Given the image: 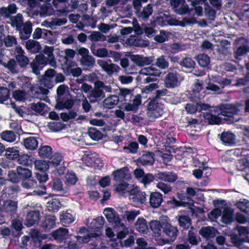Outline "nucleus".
I'll list each match as a JSON object with an SVG mask.
<instances>
[{"mask_svg":"<svg viewBox=\"0 0 249 249\" xmlns=\"http://www.w3.org/2000/svg\"><path fill=\"white\" fill-rule=\"evenodd\" d=\"M133 89L126 88H120L118 96L111 95L103 101L105 108H111L116 105L119 100L124 101V109L126 111L136 112L142 104V96L140 94L134 95Z\"/></svg>","mask_w":249,"mask_h":249,"instance_id":"nucleus-1","label":"nucleus"},{"mask_svg":"<svg viewBox=\"0 0 249 249\" xmlns=\"http://www.w3.org/2000/svg\"><path fill=\"white\" fill-rule=\"evenodd\" d=\"M220 113L218 115L212 114H205V117L211 124H219L222 120L228 121L229 123L238 122L240 117L239 114L243 108V105L239 103L235 104H224L219 105Z\"/></svg>","mask_w":249,"mask_h":249,"instance_id":"nucleus-2","label":"nucleus"},{"mask_svg":"<svg viewBox=\"0 0 249 249\" xmlns=\"http://www.w3.org/2000/svg\"><path fill=\"white\" fill-rule=\"evenodd\" d=\"M147 116L150 121L160 117L163 113V105L155 100L149 98L147 100Z\"/></svg>","mask_w":249,"mask_h":249,"instance_id":"nucleus-3","label":"nucleus"},{"mask_svg":"<svg viewBox=\"0 0 249 249\" xmlns=\"http://www.w3.org/2000/svg\"><path fill=\"white\" fill-rule=\"evenodd\" d=\"M108 222L115 228L120 227L124 228V225L122 222L118 214L112 208H106L103 212Z\"/></svg>","mask_w":249,"mask_h":249,"instance_id":"nucleus-4","label":"nucleus"},{"mask_svg":"<svg viewBox=\"0 0 249 249\" xmlns=\"http://www.w3.org/2000/svg\"><path fill=\"white\" fill-rule=\"evenodd\" d=\"M125 55L130 58L132 61L135 63L137 66H143L145 65H149L154 61L153 56L146 57L138 54H133L130 52H127Z\"/></svg>","mask_w":249,"mask_h":249,"instance_id":"nucleus-5","label":"nucleus"},{"mask_svg":"<svg viewBox=\"0 0 249 249\" xmlns=\"http://www.w3.org/2000/svg\"><path fill=\"white\" fill-rule=\"evenodd\" d=\"M53 191L58 193L60 196H66L69 194L70 189L68 186H63L62 181L59 178L53 179L50 183Z\"/></svg>","mask_w":249,"mask_h":249,"instance_id":"nucleus-6","label":"nucleus"},{"mask_svg":"<svg viewBox=\"0 0 249 249\" xmlns=\"http://www.w3.org/2000/svg\"><path fill=\"white\" fill-rule=\"evenodd\" d=\"M112 175L114 180L117 182H121L123 179L129 180L132 177L127 167H124L113 171Z\"/></svg>","mask_w":249,"mask_h":249,"instance_id":"nucleus-7","label":"nucleus"},{"mask_svg":"<svg viewBox=\"0 0 249 249\" xmlns=\"http://www.w3.org/2000/svg\"><path fill=\"white\" fill-rule=\"evenodd\" d=\"M97 63L109 76H111L114 73L118 72L121 70L118 65L114 63H108L104 60H97Z\"/></svg>","mask_w":249,"mask_h":249,"instance_id":"nucleus-8","label":"nucleus"},{"mask_svg":"<svg viewBox=\"0 0 249 249\" xmlns=\"http://www.w3.org/2000/svg\"><path fill=\"white\" fill-rule=\"evenodd\" d=\"M53 238L59 243H65L70 235L69 231L65 228H59L51 233Z\"/></svg>","mask_w":249,"mask_h":249,"instance_id":"nucleus-9","label":"nucleus"},{"mask_svg":"<svg viewBox=\"0 0 249 249\" xmlns=\"http://www.w3.org/2000/svg\"><path fill=\"white\" fill-rule=\"evenodd\" d=\"M40 219V214L39 211H29L26 215L24 224L27 227H32L38 224Z\"/></svg>","mask_w":249,"mask_h":249,"instance_id":"nucleus-10","label":"nucleus"},{"mask_svg":"<svg viewBox=\"0 0 249 249\" xmlns=\"http://www.w3.org/2000/svg\"><path fill=\"white\" fill-rule=\"evenodd\" d=\"M162 231L171 241H175L178 234L177 227L169 223L162 225Z\"/></svg>","mask_w":249,"mask_h":249,"instance_id":"nucleus-11","label":"nucleus"},{"mask_svg":"<svg viewBox=\"0 0 249 249\" xmlns=\"http://www.w3.org/2000/svg\"><path fill=\"white\" fill-rule=\"evenodd\" d=\"M167 18L166 22L169 25L172 26L184 27L186 25H191L196 23L195 20L193 18H188L186 17L183 18L182 20H178L174 16H171Z\"/></svg>","mask_w":249,"mask_h":249,"instance_id":"nucleus-12","label":"nucleus"},{"mask_svg":"<svg viewBox=\"0 0 249 249\" xmlns=\"http://www.w3.org/2000/svg\"><path fill=\"white\" fill-rule=\"evenodd\" d=\"M129 194L132 196L131 199L133 202L144 204L146 201V194L144 192H142L139 190L137 187L131 189L129 191Z\"/></svg>","mask_w":249,"mask_h":249,"instance_id":"nucleus-13","label":"nucleus"},{"mask_svg":"<svg viewBox=\"0 0 249 249\" xmlns=\"http://www.w3.org/2000/svg\"><path fill=\"white\" fill-rule=\"evenodd\" d=\"M237 169L242 172V176L248 180H249V160L246 158L237 160L236 163Z\"/></svg>","mask_w":249,"mask_h":249,"instance_id":"nucleus-14","label":"nucleus"},{"mask_svg":"<svg viewBox=\"0 0 249 249\" xmlns=\"http://www.w3.org/2000/svg\"><path fill=\"white\" fill-rule=\"evenodd\" d=\"M45 56L42 54L37 55L34 60L30 63L32 72L36 76L40 74V65H46Z\"/></svg>","mask_w":249,"mask_h":249,"instance_id":"nucleus-15","label":"nucleus"},{"mask_svg":"<svg viewBox=\"0 0 249 249\" xmlns=\"http://www.w3.org/2000/svg\"><path fill=\"white\" fill-rule=\"evenodd\" d=\"M198 233L206 240L214 238L218 233V231L213 227H202L199 230Z\"/></svg>","mask_w":249,"mask_h":249,"instance_id":"nucleus-16","label":"nucleus"},{"mask_svg":"<svg viewBox=\"0 0 249 249\" xmlns=\"http://www.w3.org/2000/svg\"><path fill=\"white\" fill-rule=\"evenodd\" d=\"M56 104L55 107L56 109L71 108L74 104L73 101L68 96L56 99Z\"/></svg>","mask_w":249,"mask_h":249,"instance_id":"nucleus-17","label":"nucleus"},{"mask_svg":"<svg viewBox=\"0 0 249 249\" xmlns=\"http://www.w3.org/2000/svg\"><path fill=\"white\" fill-rule=\"evenodd\" d=\"M17 202L12 200H6L3 202L1 208L2 212L6 213L11 215L16 213L17 211Z\"/></svg>","mask_w":249,"mask_h":249,"instance_id":"nucleus-18","label":"nucleus"},{"mask_svg":"<svg viewBox=\"0 0 249 249\" xmlns=\"http://www.w3.org/2000/svg\"><path fill=\"white\" fill-rule=\"evenodd\" d=\"M17 31H19V35L21 39H27L30 36L32 32V24L30 21H27Z\"/></svg>","mask_w":249,"mask_h":249,"instance_id":"nucleus-19","label":"nucleus"},{"mask_svg":"<svg viewBox=\"0 0 249 249\" xmlns=\"http://www.w3.org/2000/svg\"><path fill=\"white\" fill-rule=\"evenodd\" d=\"M175 219L179 226L183 230H190L191 227H194L192 224V219L188 215H178Z\"/></svg>","mask_w":249,"mask_h":249,"instance_id":"nucleus-20","label":"nucleus"},{"mask_svg":"<svg viewBox=\"0 0 249 249\" xmlns=\"http://www.w3.org/2000/svg\"><path fill=\"white\" fill-rule=\"evenodd\" d=\"M134 229L137 231L143 234L147 233L148 226L147 221L143 217H139L134 223Z\"/></svg>","mask_w":249,"mask_h":249,"instance_id":"nucleus-21","label":"nucleus"},{"mask_svg":"<svg viewBox=\"0 0 249 249\" xmlns=\"http://www.w3.org/2000/svg\"><path fill=\"white\" fill-rule=\"evenodd\" d=\"M105 97L104 93L100 87L97 86L92 90L88 95V98L90 103H95Z\"/></svg>","mask_w":249,"mask_h":249,"instance_id":"nucleus-22","label":"nucleus"},{"mask_svg":"<svg viewBox=\"0 0 249 249\" xmlns=\"http://www.w3.org/2000/svg\"><path fill=\"white\" fill-rule=\"evenodd\" d=\"M11 227L15 230L12 231L13 237H18L22 234L21 230L23 228L22 221L19 218H15L11 221Z\"/></svg>","mask_w":249,"mask_h":249,"instance_id":"nucleus-23","label":"nucleus"},{"mask_svg":"<svg viewBox=\"0 0 249 249\" xmlns=\"http://www.w3.org/2000/svg\"><path fill=\"white\" fill-rule=\"evenodd\" d=\"M186 240L192 246L198 245L200 239L197 235L196 230L194 227H191V228L188 230Z\"/></svg>","mask_w":249,"mask_h":249,"instance_id":"nucleus-24","label":"nucleus"},{"mask_svg":"<svg viewBox=\"0 0 249 249\" xmlns=\"http://www.w3.org/2000/svg\"><path fill=\"white\" fill-rule=\"evenodd\" d=\"M220 140L225 145L231 146L235 144L236 136L232 132H223L220 135Z\"/></svg>","mask_w":249,"mask_h":249,"instance_id":"nucleus-25","label":"nucleus"},{"mask_svg":"<svg viewBox=\"0 0 249 249\" xmlns=\"http://www.w3.org/2000/svg\"><path fill=\"white\" fill-rule=\"evenodd\" d=\"M155 177L156 178L168 182H174L178 178L177 175L171 172H159L155 174Z\"/></svg>","mask_w":249,"mask_h":249,"instance_id":"nucleus-26","label":"nucleus"},{"mask_svg":"<svg viewBox=\"0 0 249 249\" xmlns=\"http://www.w3.org/2000/svg\"><path fill=\"white\" fill-rule=\"evenodd\" d=\"M162 201V195L160 193L154 192L150 194L149 203L152 208H158L161 205Z\"/></svg>","mask_w":249,"mask_h":249,"instance_id":"nucleus-27","label":"nucleus"},{"mask_svg":"<svg viewBox=\"0 0 249 249\" xmlns=\"http://www.w3.org/2000/svg\"><path fill=\"white\" fill-rule=\"evenodd\" d=\"M17 7L15 3L10 4L7 7H0V18H9L10 15L17 12Z\"/></svg>","mask_w":249,"mask_h":249,"instance_id":"nucleus-28","label":"nucleus"},{"mask_svg":"<svg viewBox=\"0 0 249 249\" xmlns=\"http://www.w3.org/2000/svg\"><path fill=\"white\" fill-rule=\"evenodd\" d=\"M231 43L227 39H222L219 41V44L217 45V52L220 54L227 55L230 53Z\"/></svg>","mask_w":249,"mask_h":249,"instance_id":"nucleus-29","label":"nucleus"},{"mask_svg":"<svg viewBox=\"0 0 249 249\" xmlns=\"http://www.w3.org/2000/svg\"><path fill=\"white\" fill-rule=\"evenodd\" d=\"M153 11L152 5L148 4L143 8L142 10H140L135 12L138 18L144 21H146L149 16L153 13Z\"/></svg>","mask_w":249,"mask_h":249,"instance_id":"nucleus-30","label":"nucleus"},{"mask_svg":"<svg viewBox=\"0 0 249 249\" xmlns=\"http://www.w3.org/2000/svg\"><path fill=\"white\" fill-rule=\"evenodd\" d=\"M155 155L153 152H146L139 158V161L143 165H152L155 161Z\"/></svg>","mask_w":249,"mask_h":249,"instance_id":"nucleus-31","label":"nucleus"},{"mask_svg":"<svg viewBox=\"0 0 249 249\" xmlns=\"http://www.w3.org/2000/svg\"><path fill=\"white\" fill-rule=\"evenodd\" d=\"M55 225V217L53 215H47L41 223V227L47 231L53 229Z\"/></svg>","mask_w":249,"mask_h":249,"instance_id":"nucleus-32","label":"nucleus"},{"mask_svg":"<svg viewBox=\"0 0 249 249\" xmlns=\"http://www.w3.org/2000/svg\"><path fill=\"white\" fill-rule=\"evenodd\" d=\"M9 18H10L11 26L15 27L16 30L18 29H20L24 23L23 22V16L20 13H18L14 16H11V15H10Z\"/></svg>","mask_w":249,"mask_h":249,"instance_id":"nucleus-33","label":"nucleus"},{"mask_svg":"<svg viewBox=\"0 0 249 249\" xmlns=\"http://www.w3.org/2000/svg\"><path fill=\"white\" fill-rule=\"evenodd\" d=\"M140 73L143 75L159 77L160 76L161 72L160 70L156 68L150 66L142 69L140 71Z\"/></svg>","mask_w":249,"mask_h":249,"instance_id":"nucleus-34","label":"nucleus"},{"mask_svg":"<svg viewBox=\"0 0 249 249\" xmlns=\"http://www.w3.org/2000/svg\"><path fill=\"white\" fill-rule=\"evenodd\" d=\"M178 198L179 200H177L175 197L171 198V200L168 201V203L173 204L176 207L183 206L185 207L188 204V202L185 201L187 199L188 200L189 198L186 197L183 194H178Z\"/></svg>","mask_w":249,"mask_h":249,"instance_id":"nucleus-35","label":"nucleus"},{"mask_svg":"<svg viewBox=\"0 0 249 249\" xmlns=\"http://www.w3.org/2000/svg\"><path fill=\"white\" fill-rule=\"evenodd\" d=\"M31 92L34 98L46 101V95L48 93L49 90L42 87H39L37 89H32Z\"/></svg>","mask_w":249,"mask_h":249,"instance_id":"nucleus-36","label":"nucleus"},{"mask_svg":"<svg viewBox=\"0 0 249 249\" xmlns=\"http://www.w3.org/2000/svg\"><path fill=\"white\" fill-rule=\"evenodd\" d=\"M26 48L29 52L36 53L40 50L41 46L37 41L30 39L26 42Z\"/></svg>","mask_w":249,"mask_h":249,"instance_id":"nucleus-37","label":"nucleus"},{"mask_svg":"<svg viewBox=\"0 0 249 249\" xmlns=\"http://www.w3.org/2000/svg\"><path fill=\"white\" fill-rule=\"evenodd\" d=\"M195 90L197 92H199L204 86H205V88L208 90H211L213 91H217L219 89V87L217 86L216 85H215L213 83H208L204 85V84L200 82L199 80H197V82L196 83L195 85Z\"/></svg>","mask_w":249,"mask_h":249,"instance_id":"nucleus-38","label":"nucleus"},{"mask_svg":"<svg viewBox=\"0 0 249 249\" xmlns=\"http://www.w3.org/2000/svg\"><path fill=\"white\" fill-rule=\"evenodd\" d=\"M0 137L5 141L12 142L16 141L17 136L13 131L5 130L0 134Z\"/></svg>","mask_w":249,"mask_h":249,"instance_id":"nucleus-39","label":"nucleus"},{"mask_svg":"<svg viewBox=\"0 0 249 249\" xmlns=\"http://www.w3.org/2000/svg\"><path fill=\"white\" fill-rule=\"evenodd\" d=\"M24 145L27 149L33 150L37 147L38 142L35 137H30L24 140Z\"/></svg>","mask_w":249,"mask_h":249,"instance_id":"nucleus-40","label":"nucleus"},{"mask_svg":"<svg viewBox=\"0 0 249 249\" xmlns=\"http://www.w3.org/2000/svg\"><path fill=\"white\" fill-rule=\"evenodd\" d=\"M140 213L141 212L139 210H127L124 212V218H125L126 221L129 223L133 222L136 217L139 215Z\"/></svg>","mask_w":249,"mask_h":249,"instance_id":"nucleus-41","label":"nucleus"},{"mask_svg":"<svg viewBox=\"0 0 249 249\" xmlns=\"http://www.w3.org/2000/svg\"><path fill=\"white\" fill-rule=\"evenodd\" d=\"M17 169L20 181H22L32 177V172L29 169L21 166H18Z\"/></svg>","mask_w":249,"mask_h":249,"instance_id":"nucleus-42","label":"nucleus"},{"mask_svg":"<svg viewBox=\"0 0 249 249\" xmlns=\"http://www.w3.org/2000/svg\"><path fill=\"white\" fill-rule=\"evenodd\" d=\"M198 64L202 67H207L210 63L209 56L205 53H200L195 57Z\"/></svg>","mask_w":249,"mask_h":249,"instance_id":"nucleus-43","label":"nucleus"},{"mask_svg":"<svg viewBox=\"0 0 249 249\" xmlns=\"http://www.w3.org/2000/svg\"><path fill=\"white\" fill-rule=\"evenodd\" d=\"M169 62L166 56L161 55L156 59L155 65L161 69H166L169 67Z\"/></svg>","mask_w":249,"mask_h":249,"instance_id":"nucleus-44","label":"nucleus"},{"mask_svg":"<svg viewBox=\"0 0 249 249\" xmlns=\"http://www.w3.org/2000/svg\"><path fill=\"white\" fill-rule=\"evenodd\" d=\"M234 220L233 217V211L231 209H225L224 210L222 221L223 223L226 224H231Z\"/></svg>","mask_w":249,"mask_h":249,"instance_id":"nucleus-45","label":"nucleus"},{"mask_svg":"<svg viewBox=\"0 0 249 249\" xmlns=\"http://www.w3.org/2000/svg\"><path fill=\"white\" fill-rule=\"evenodd\" d=\"M64 56L63 59L65 64L68 65L75 55V52L71 49H66L64 51Z\"/></svg>","mask_w":249,"mask_h":249,"instance_id":"nucleus-46","label":"nucleus"},{"mask_svg":"<svg viewBox=\"0 0 249 249\" xmlns=\"http://www.w3.org/2000/svg\"><path fill=\"white\" fill-rule=\"evenodd\" d=\"M179 65L186 69H191L195 67L196 63L193 59L190 57H185L180 61Z\"/></svg>","mask_w":249,"mask_h":249,"instance_id":"nucleus-47","label":"nucleus"},{"mask_svg":"<svg viewBox=\"0 0 249 249\" xmlns=\"http://www.w3.org/2000/svg\"><path fill=\"white\" fill-rule=\"evenodd\" d=\"M61 203L58 199L53 198L47 202V208L50 212H56L61 207Z\"/></svg>","mask_w":249,"mask_h":249,"instance_id":"nucleus-48","label":"nucleus"},{"mask_svg":"<svg viewBox=\"0 0 249 249\" xmlns=\"http://www.w3.org/2000/svg\"><path fill=\"white\" fill-rule=\"evenodd\" d=\"M80 63L81 65L84 66L92 67L94 65L95 61L92 56L88 55L85 57H81L80 59Z\"/></svg>","mask_w":249,"mask_h":249,"instance_id":"nucleus-49","label":"nucleus"},{"mask_svg":"<svg viewBox=\"0 0 249 249\" xmlns=\"http://www.w3.org/2000/svg\"><path fill=\"white\" fill-rule=\"evenodd\" d=\"M231 242L236 247H240L245 241V239L241 237L238 234L231 233L230 234Z\"/></svg>","mask_w":249,"mask_h":249,"instance_id":"nucleus-50","label":"nucleus"},{"mask_svg":"<svg viewBox=\"0 0 249 249\" xmlns=\"http://www.w3.org/2000/svg\"><path fill=\"white\" fill-rule=\"evenodd\" d=\"M19 151L14 147L6 149L5 156L6 158L11 160H17L19 156Z\"/></svg>","mask_w":249,"mask_h":249,"instance_id":"nucleus-51","label":"nucleus"},{"mask_svg":"<svg viewBox=\"0 0 249 249\" xmlns=\"http://www.w3.org/2000/svg\"><path fill=\"white\" fill-rule=\"evenodd\" d=\"M149 227L150 229L157 234V236L160 235V231L162 229V225H161L160 222L158 220H152L149 223Z\"/></svg>","mask_w":249,"mask_h":249,"instance_id":"nucleus-52","label":"nucleus"},{"mask_svg":"<svg viewBox=\"0 0 249 249\" xmlns=\"http://www.w3.org/2000/svg\"><path fill=\"white\" fill-rule=\"evenodd\" d=\"M38 153L43 158H49L52 156V149L49 146H42L39 148Z\"/></svg>","mask_w":249,"mask_h":249,"instance_id":"nucleus-53","label":"nucleus"},{"mask_svg":"<svg viewBox=\"0 0 249 249\" xmlns=\"http://www.w3.org/2000/svg\"><path fill=\"white\" fill-rule=\"evenodd\" d=\"M105 219L103 216H99L94 219L90 223V227L94 230L102 228L104 224Z\"/></svg>","mask_w":249,"mask_h":249,"instance_id":"nucleus-54","label":"nucleus"},{"mask_svg":"<svg viewBox=\"0 0 249 249\" xmlns=\"http://www.w3.org/2000/svg\"><path fill=\"white\" fill-rule=\"evenodd\" d=\"M7 180L13 183H18L20 182L17 168L16 170L9 171L7 174Z\"/></svg>","mask_w":249,"mask_h":249,"instance_id":"nucleus-55","label":"nucleus"},{"mask_svg":"<svg viewBox=\"0 0 249 249\" xmlns=\"http://www.w3.org/2000/svg\"><path fill=\"white\" fill-rule=\"evenodd\" d=\"M89 39L92 42L105 41L106 40L105 36L98 31H93L88 36Z\"/></svg>","mask_w":249,"mask_h":249,"instance_id":"nucleus-56","label":"nucleus"},{"mask_svg":"<svg viewBox=\"0 0 249 249\" xmlns=\"http://www.w3.org/2000/svg\"><path fill=\"white\" fill-rule=\"evenodd\" d=\"M88 134L93 140L98 141L103 137V135L100 131L94 127H90L88 129Z\"/></svg>","mask_w":249,"mask_h":249,"instance_id":"nucleus-57","label":"nucleus"},{"mask_svg":"<svg viewBox=\"0 0 249 249\" xmlns=\"http://www.w3.org/2000/svg\"><path fill=\"white\" fill-rule=\"evenodd\" d=\"M35 167L36 170L41 172L47 171L49 168V165L48 163L45 160H38L35 162Z\"/></svg>","mask_w":249,"mask_h":249,"instance_id":"nucleus-58","label":"nucleus"},{"mask_svg":"<svg viewBox=\"0 0 249 249\" xmlns=\"http://www.w3.org/2000/svg\"><path fill=\"white\" fill-rule=\"evenodd\" d=\"M91 51L94 55L99 57H108L109 54L107 49L104 48L96 49L91 47Z\"/></svg>","mask_w":249,"mask_h":249,"instance_id":"nucleus-59","label":"nucleus"},{"mask_svg":"<svg viewBox=\"0 0 249 249\" xmlns=\"http://www.w3.org/2000/svg\"><path fill=\"white\" fill-rule=\"evenodd\" d=\"M249 52V45L244 44L239 46L235 52V57L237 58L239 56H243Z\"/></svg>","mask_w":249,"mask_h":249,"instance_id":"nucleus-60","label":"nucleus"},{"mask_svg":"<svg viewBox=\"0 0 249 249\" xmlns=\"http://www.w3.org/2000/svg\"><path fill=\"white\" fill-rule=\"evenodd\" d=\"M3 66L7 68L13 73H18V71L17 69V62L14 59H10L7 63L3 64Z\"/></svg>","mask_w":249,"mask_h":249,"instance_id":"nucleus-61","label":"nucleus"},{"mask_svg":"<svg viewBox=\"0 0 249 249\" xmlns=\"http://www.w3.org/2000/svg\"><path fill=\"white\" fill-rule=\"evenodd\" d=\"M236 205L241 211L247 213H249V201L247 199L237 202Z\"/></svg>","mask_w":249,"mask_h":249,"instance_id":"nucleus-62","label":"nucleus"},{"mask_svg":"<svg viewBox=\"0 0 249 249\" xmlns=\"http://www.w3.org/2000/svg\"><path fill=\"white\" fill-rule=\"evenodd\" d=\"M3 43L7 47H12L17 44L16 37L11 35H7L4 36Z\"/></svg>","mask_w":249,"mask_h":249,"instance_id":"nucleus-63","label":"nucleus"},{"mask_svg":"<svg viewBox=\"0 0 249 249\" xmlns=\"http://www.w3.org/2000/svg\"><path fill=\"white\" fill-rule=\"evenodd\" d=\"M29 106L32 110L37 113H40L44 109L45 104L38 102L36 103H31Z\"/></svg>","mask_w":249,"mask_h":249,"instance_id":"nucleus-64","label":"nucleus"}]
</instances>
